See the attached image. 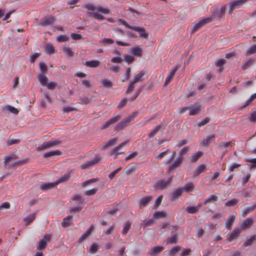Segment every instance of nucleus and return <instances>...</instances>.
<instances>
[{
	"mask_svg": "<svg viewBox=\"0 0 256 256\" xmlns=\"http://www.w3.org/2000/svg\"><path fill=\"white\" fill-rule=\"evenodd\" d=\"M212 20V17H208L205 18H202L199 21L195 22L192 30V33L195 32L205 24L211 22Z\"/></svg>",
	"mask_w": 256,
	"mask_h": 256,
	"instance_id": "obj_2",
	"label": "nucleus"
},
{
	"mask_svg": "<svg viewBox=\"0 0 256 256\" xmlns=\"http://www.w3.org/2000/svg\"><path fill=\"white\" fill-rule=\"evenodd\" d=\"M88 14L89 16H93L94 18L100 20H102L105 19V18L104 16L96 12H89Z\"/></svg>",
	"mask_w": 256,
	"mask_h": 256,
	"instance_id": "obj_42",
	"label": "nucleus"
},
{
	"mask_svg": "<svg viewBox=\"0 0 256 256\" xmlns=\"http://www.w3.org/2000/svg\"><path fill=\"white\" fill-rule=\"evenodd\" d=\"M152 200V196H150L142 197L139 201L140 208H141L146 206Z\"/></svg>",
	"mask_w": 256,
	"mask_h": 256,
	"instance_id": "obj_16",
	"label": "nucleus"
},
{
	"mask_svg": "<svg viewBox=\"0 0 256 256\" xmlns=\"http://www.w3.org/2000/svg\"><path fill=\"white\" fill-rule=\"evenodd\" d=\"M238 202V200L236 198H232L228 200L225 203V206L230 207L236 205Z\"/></svg>",
	"mask_w": 256,
	"mask_h": 256,
	"instance_id": "obj_41",
	"label": "nucleus"
},
{
	"mask_svg": "<svg viewBox=\"0 0 256 256\" xmlns=\"http://www.w3.org/2000/svg\"><path fill=\"white\" fill-rule=\"evenodd\" d=\"M256 53V44L252 46L246 52V54L248 56Z\"/></svg>",
	"mask_w": 256,
	"mask_h": 256,
	"instance_id": "obj_55",
	"label": "nucleus"
},
{
	"mask_svg": "<svg viewBox=\"0 0 256 256\" xmlns=\"http://www.w3.org/2000/svg\"><path fill=\"white\" fill-rule=\"evenodd\" d=\"M210 118L208 117H206L204 119L200 120L199 122L198 123L197 126L198 127H200L203 126H204L206 124L210 122Z\"/></svg>",
	"mask_w": 256,
	"mask_h": 256,
	"instance_id": "obj_56",
	"label": "nucleus"
},
{
	"mask_svg": "<svg viewBox=\"0 0 256 256\" xmlns=\"http://www.w3.org/2000/svg\"><path fill=\"white\" fill-rule=\"evenodd\" d=\"M206 170V165L202 164L198 166L194 172V178L198 176L202 172Z\"/></svg>",
	"mask_w": 256,
	"mask_h": 256,
	"instance_id": "obj_18",
	"label": "nucleus"
},
{
	"mask_svg": "<svg viewBox=\"0 0 256 256\" xmlns=\"http://www.w3.org/2000/svg\"><path fill=\"white\" fill-rule=\"evenodd\" d=\"M241 231L242 230L240 228H235L228 238V240L231 242L233 240L238 238Z\"/></svg>",
	"mask_w": 256,
	"mask_h": 256,
	"instance_id": "obj_19",
	"label": "nucleus"
},
{
	"mask_svg": "<svg viewBox=\"0 0 256 256\" xmlns=\"http://www.w3.org/2000/svg\"><path fill=\"white\" fill-rule=\"evenodd\" d=\"M50 236L49 234L44 235L42 238L41 239L38 245V250H43L44 249L46 246L48 242L50 240Z\"/></svg>",
	"mask_w": 256,
	"mask_h": 256,
	"instance_id": "obj_8",
	"label": "nucleus"
},
{
	"mask_svg": "<svg viewBox=\"0 0 256 256\" xmlns=\"http://www.w3.org/2000/svg\"><path fill=\"white\" fill-rule=\"evenodd\" d=\"M224 63L225 60L224 58L220 59L216 62V66L218 67V70L220 72H222L223 70V65L224 64Z\"/></svg>",
	"mask_w": 256,
	"mask_h": 256,
	"instance_id": "obj_46",
	"label": "nucleus"
},
{
	"mask_svg": "<svg viewBox=\"0 0 256 256\" xmlns=\"http://www.w3.org/2000/svg\"><path fill=\"white\" fill-rule=\"evenodd\" d=\"M165 128V126L162 124H160L157 126L154 130H153L151 132H150L148 134V136L149 138H152L160 130H164Z\"/></svg>",
	"mask_w": 256,
	"mask_h": 256,
	"instance_id": "obj_23",
	"label": "nucleus"
},
{
	"mask_svg": "<svg viewBox=\"0 0 256 256\" xmlns=\"http://www.w3.org/2000/svg\"><path fill=\"white\" fill-rule=\"evenodd\" d=\"M218 199V198L216 195L212 194L205 200L204 204H206L207 203L210 202H216Z\"/></svg>",
	"mask_w": 256,
	"mask_h": 256,
	"instance_id": "obj_47",
	"label": "nucleus"
},
{
	"mask_svg": "<svg viewBox=\"0 0 256 256\" xmlns=\"http://www.w3.org/2000/svg\"><path fill=\"white\" fill-rule=\"evenodd\" d=\"M134 56H140L142 55V50L138 46L133 47L131 50Z\"/></svg>",
	"mask_w": 256,
	"mask_h": 256,
	"instance_id": "obj_35",
	"label": "nucleus"
},
{
	"mask_svg": "<svg viewBox=\"0 0 256 256\" xmlns=\"http://www.w3.org/2000/svg\"><path fill=\"white\" fill-rule=\"evenodd\" d=\"M216 135L214 134H210L204 138L200 142V144L208 147L212 142H214Z\"/></svg>",
	"mask_w": 256,
	"mask_h": 256,
	"instance_id": "obj_4",
	"label": "nucleus"
},
{
	"mask_svg": "<svg viewBox=\"0 0 256 256\" xmlns=\"http://www.w3.org/2000/svg\"><path fill=\"white\" fill-rule=\"evenodd\" d=\"M18 158V156L16 154H12L10 156H6L4 159V164L5 168L7 166V162L13 160H16Z\"/></svg>",
	"mask_w": 256,
	"mask_h": 256,
	"instance_id": "obj_29",
	"label": "nucleus"
},
{
	"mask_svg": "<svg viewBox=\"0 0 256 256\" xmlns=\"http://www.w3.org/2000/svg\"><path fill=\"white\" fill-rule=\"evenodd\" d=\"M120 118V115L116 116L114 117H112L110 120H108V121L106 122L102 126V130H104L106 128L108 127L110 125L116 123L118 120H119Z\"/></svg>",
	"mask_w": 256,
	"mask_h": 256,
	"instance_id": "obj_9",
	"label": "nucleus"
},
{
	"mask_svg": "<svg viewBox=\"0 0 256 256\" xmlns=\"http://www.w3.org/2000/svg\"><path fill=\"white\" fill-rule=\"evenodd\" d=\"M64 52L70 57L74 56V52L69 47L64 46L62 48Z\"/></svg>",
	"mask_w": 256,
	"mask_h": 256,
	"instance_id": "obj_45",
	"label": "nucleus"
},
{
	"mask_svg": "<svg viewBox=\"0 0 256 256\" xmlns=\"http://www.w3.org/2000/svg\"><path fill=\"white\" fill-rule=\"evenodd\" d=\"M245 161L252 163L248 165L250 170L256 168V158H245Z\"/></svg>",
	"mask_w": 256,
	"mask_h": 256,
	"instance_id": "obj_37",
	"label": "nucleus"
},
{
	"mask_svg": "<svg viewBox=\"0 0 256 256\" xmlns=\"http://www.w3.org/2000/svg\"><path fill=\"white\" fill-rule=\"evenodd\" d=\"M4 110L6 111H8V112H10L11 113L15 114H16L18 113V110L17 108H15L14 107L12 106H10V105L6 106L4 108Z\"/></svg>",
	"mask_w": 256,
	"mask_h": 256,
	"instance_id": "obj_39",
	"label": "nucleus"
},
{
	"mask_svg": "<svg viewBox=\"0 0 256 256\" xmlns=\"http://www.w3.org/2000/svg\"><path fill=\"white\" fill-rule=\"evenodd\" d=\"M52 148L53 147L50 141L47 142H44L41 145V146H38L36 148V150L38 152H40Z\"/></svg>",
	"mask_w": 256,
	"mask_h": 256,
	"instance_id": "obj_26",
	"label": "nucleus"
},
{
	"mask_svg": "<svg viewBox=\"0 0 256 256\" xmlns=\"http://www.w3.org/2000/svg\"><path fill=\"white\" fill-rule=\"evenodd\" d=\"M182 188H178L174 190L172 193L171 200L172 201L180 197L182 195Z\"/></svg>",
	"mask_w": 256,
	"mask_h": 256,
	"instance_id": "obj_27",
	"label": "nucleus"
},
{
	"mask_svg": "<svg viewBox=\"0 0 256 256\" xmlns=\"http://www.w3.org/2000/svg\"><path fill=\"white\" fill-rule=\"evenodd\" d=\"M72 170L69 172L68 173L64 174L62 176L59 178L56 181V185L60 182H64L69 180L71 176Z\"/></svg>",
	"mask_w": 256,
	"mask_h": 256,
	"instance_id": "obj_22",
	"label": "nucleus"
},
{
	"mask_svg": "<svg viewBox=\"0 0 256 256\" xmlns=\"http://www.w3.org/2000/svg\"><path fill=\"white\" fill-rule=\"evenodd\" d=\"M100 62L96 60H92L86 62V66L90 68H96L100 65Z\"/></svg>",
	"mask_w": 256,
	"mask_h": 256,
	"instance_id": "obj_32",
	"label": "nucleus"
},
{
	"mask_svg": "<svg viewBox=\"0 0 256 256\" xmlns=\"http://www.w3.org/2000/svg\"><path fill=\"white\" fill-rule=\"evenodd\" d=\"M100 160V158L98 156H96L94 160L84 163L81 165L80 168L82 169H88L98 163Z\"/></svg>",
	"mask_w": 256,
	"mask_h": 256,
	"instance_id": "obj_6",
	"label": "nucleus"
},
{
	"mask_svg": "<svg viewBox=\"0 0 256 256\" xmlns=\"http://www.w3.org/2000/svg\"><path fill=\"white\" fill-rule=\"evenodd\" d=\"M55 20V18L53 16H50L48 17H46L42 22L40 23V25L41 26H46L51 25Z\"/></svg>",
	"mask_w": 256,
	"mask_h": 256,
	"instance_id": "obj_14",
	"label": "nucleus"
},
{
	"mask_svg": "<svg viewBox=\"0 0 256 256\" xmlns=\"http://www.w3.org/2000/svg\"><path fill=\"white\" fill-rule=\"evenodd\" d=\"M46 52L48 54H51L54 52V49L50 44H48L46 45Z\"/></svg>",
	"mask_w": 256,
	"mask_h": 256,
	"instance_id": "obj_51",
	"label": "nucleus"
},
{
	"mask_svg": "<svg viewBox=\"0 0 256 256\" xmlns=\"http://www.w3.org/2000/svg\"><path fill=\"white\" fill-rule=\"evenodd\" d=\"M202 151H198L196 154L194 155L190 156L189 158L190 162L192 163L196 162L198 161V160L202 156Z\"/></svg>",
	"mask_w": 256,
	"mask_h": 256,
	"instance_id": "obj_30",
	"label": "nucleus"
},
{
	"mask_svg": "<svg viewBox=\"0 0 256 256\" xmlns=\"http://www.w3.org/2000/svg\"><path fill=\"white\" fill-rule=\"evenodd\" d=\"M181 164L180 163L178 162L175 160L174 162L170 165L168 168V170L170 172H172L174 170H175L177 168H178L180 165Z\"/></svg>",
	"mask_w": 256,
	"mask_h": 256,
	"instance_id": "obj_43",
	"label": "nucleus"
},
{
	"mask_svg": "<svg viewBox=\"0 0 256 256\" xmlns=\"http://www.w3.org/2000/svg\"><path fill=\"white\" fill-rule=\"evenodd\" d=\"M98 190V189L97 188H94L92 189L86 190L84 192V194H85V195H86L87 196H92V195H94L95 194H96Z\"/></svg>",
	"mask_w": 256,
	"mask_h": 256,
	"instance_id": "obj_60",
	"label": "nucleus"
},
{
	"mask_svg": "<svg viewBox=\"0 0 256 256\" xmlns=\"http://www.w3.org/2000/svg\"><path fill=\"white\" fill-rule=\"evenodd\" d=\"M56 186V183L54 182H48V183H42L40 185V188L43 190H46L50 189H52Z\"/></svg>",
	"mask_w": 256,
	"mask_h": 256,
	"instance_id": "obj_17",
	"label": "nucleus"
},
{
	"mask_svg": "<svg viewBox=\"0 0 256 256\" xmlns=\"http://www.w3.org/2000/svg\"><path fill=\"white\" fill-rule=\"evenodd\" d=\"M256 98V93L252 94L250 98L245 102L242 108H245L249 104Z\"/></svg>",
	"mask_w": 256,
	"mask_h": 256,
	"instance_id": "obj_58",
	"label": "nucleus"
},
{
	"mask_svg": "<svg viewBox=\"0 0 256 256\" xmlns=\"http://www.w3.org/2000/svg\"><path fill=\"white\" fill-rule=\"evenodd\" d=\"M200 207V204L197 206H188L186 208V211L188 214H194L198 212Z\"/></svg>",
	"mask_w": 256,
	"mask_h": 256,
	"instance_id": "obj_25",
	"label": "nucleus"
},
{
	"mask_svg": "<svg viewBox=\"0 0 256 256\" xmlns=\"http://www.w3.org/2000/svg\"><path fill=\"white\" fill-rule=\"evenodd\" d=\"M92 229V226H91L78 239V242H82L90 234L91 231Z\"/></svg>",
	"mask_w": 256,
	"mask_h": 256,
	"instance_id": "obj_33",
	"label": "nucleus"
},
{
	"mask_svg": "<svg viewBox=\"0 0 256 256\" xmlns=\"http://www.w3.org/2000/svg\"><path fill=\"white\" fill-rule=\"evenodd\" d=\"M236 215L237 214L236 212H234L232 214L228 216L226 222V228L227 229L230 230L232 226L236 219Z\"/></svg>",
	"mask_w": 256,
	"mask_h": 256,
	"instance_id": "obj_13",
	"label": "nucleus"
},
{
	"mask_svg": "<svg viewBox=\"0 0 256 256\" xmlns=\"http://www.w3.org/2000/svg\"><path fill=\"white\" fill-rule=\"evenodd\" d=\"M38 80H39L40 84H41V85H42L43 86H45L46 84H47L46 81H47L48 78L44 74H40L38 76Z\"/></svg>",
	"mask_w": 256,
	"mask_h": 256,
	"instance_id": "obj_48",
	"label": "nucleus"
},
{
	"mask_svg": "<svg viewBox=\"0 0 256 256\" xmlns=\"http://www.w3.org/2000/svg\"><path fill=\"white\" fill-rule=\"evenodd\" d=\"M68 38V37L66 35H60L57 37L56 40L59 42H62L67 41Z\"/></svg>",
	"mask_w": 256,
	"mask_h": 256,
	"instance_id": "obj_62",
	"label": "nucleus"
},
{
	"mask_svg": "<svg viewBox=\"0 0 256 256\" xmlns=\"http://www.w3.org/2000/svg\"><path fill=\"white\" fill-rule=\"evenodd\" d=\"M28 158H25V159L18 160L16 162L12 163L10 164H9L8 165V168L9 170H10L12 168H16L17 167H18L20 165H22V164L26 163L28 162Z\"/></svg>",
	"mask_w": 256,
	"mask_h": 256,
	"instance_id": "obj_15",
	"label": "nucleus"
},
{
	"mask_svg": "<svg viewBox=\"0 0 256 256\" xmlns=\"http://www.w3.org/2000/svg\"><path fill=\"white\" fill-rule=\"evenodd\" d=\"M127 141H125L120 144L118 146L115 148L110 152V154H114V158H116L118 157V155L122 154V152H118V150H120L122 147L125 146L127 144Z\"/></svg>",
	"mask_w": 256,
	"mask_h": 256,
	"instance_id": "obj_10",
	"label": "nucleus"
},
{
	"mask_svg": "<svg viewBox=\"0 0 256 256\" xmlns=\"http://www.w3.org/2000/svg\"><path fill=\"white\" fill-rule=\"evenodd\" d=\"M132 223L129 221L127 222L124 225L122 230V234H126L131 227Z\"/></svg>",
	"mask_w": 256,
	"mask_h": 256,
	"instance_id": "obj_40",
	"label": "nucleus"
},
{
	"mask_svg": "<svg viewBox=\"0 0 256 256\" xmlns=\"http://www.w3.org/2000/svg\"><path fill=\"white\" fill-rule=\"evenodd\" d=\"M154 224V220L152 219L145 220L142 222V226L144 228L150 226Z\"/></svg>",
	"mask_w": 256,
	"mask_h": 256,
	"instance_id": "obj_63",
	"label": "nucleus"
},
{
	"mask_svg": "<svg viewBox=\"0 0 256 256\" xmlns=\"http://www.w3.org/2000/svg\"><path fill=\"white\" fill-rule=\"evenodd\" d=\"M124 59L128 64H130L134 60V56L130 55H124Z\"/></svg>",
	"mask_w": 256,
	"mask_h": 256,
	"instance_id": "obj_61",
	"label": "nucleus"
},
{
	"mask_svg": "<svg viewBox=\"0 0 256 256\" xmlns=\"http://www.w3.org/2000/svg\"><path fill=\"white\" fill-rule=\"evenodd\" d=\"M73 216H69L64 218L61 223L62 226L63 228H67L70 226V221L72 220Z\"/></svg>",
	"mask_w": 256,
	"mask_h": 256,
	"instance_id": "obj_31",
	"label": "nucleus"
},
{
	"mask_svg": "<svg viewBox=\"0 0 256 256\" xmlns=\"http://www.w3.org/2000/svg\"><path fill=\"white\" fill-rule=\"evenodd\" d=\"M137 113L133 112L128 116L124 118L114 128L115 130H123L124 128L128 126L135 116H136Z\"/></svg>",
	"mask_w": 256,
	"mask_h": 256,
	"instance_id": "obj_1",
	"label": "nucleus"
},
{
	"mask_svg": "<svg viewBox=\"0 0 256 256\" xmlns=\"http://www.w3.org/2000/svg\"><path fill=\"white\" fill-rule=\"evenodd\" d=\"M246 1V0H236L232 2L230 4L228 13L231 14L234 10L240 8Z\"/></svg>",
	"mask_w": 256,
	"mask_h": 256,
	"instance_id": "obj_5",
	"label": "nucleus"
},
{
	"mask_svg": "<svg viewBox=\"0 0 256 256\" xmlns=\"http://www.w3.org/2000/svg\"><path fill=\"white\" fill-rule=\"evenodd\" d=\"M101 82L106 88H110L113 86L112 82L106 78L102 80Z\"/></svg>",
	"mask_w": 256,
	"mask_h": 256,
	"instance_id": "obj_38",
	"label": "nucleus"
},
{
	"mask_svg": "<svg viewBox=\"0 0 256 256\" xmlns=\"http://www.w3.org/2000/svg\"><path fill=\"white\" fill-rule=\"evenodd\" d=\"M98 248L99 246L98 244L93 243L90 247V252L92 254H95L98 252Z\"/></svg>",
	"mask_w": 256,
	"mask_h": 256,
	"instance_id": "obj_52",
	"label": "nucleus"
},
{
	"mask_svg": "<svg viewBox=\"0 0 256 256\" xmlns=\"http://www.w3.org/2000/svg\"><path fill=\"white\" fill-rule=\"evenodd\" d=\"M180 250V247L178 246H176L173 247L170 251L169 254L170 256H174Z\"/></svg>",
	"mask_w": 256,
	"mask_h": 256,
	"instance_id": "obj_49",
	"label": "nucleus"
},
{
	"mask_svg": "<svg viewBox=\"0 0 256 256\" xmlns=\"http://www.w3.org/2000/svg\"><path fill=\"white\" fill-rule=\"evenodd\" d=\"M132 30L138 32L139 36L140 38H148V34L146 32V30L144 28L134 26Z\"/></svg>",
	"mask_w": 256,
	"mask_h": 256,
	"instance_id": "obj_11",
	"label": "nucleus"
},
{
	"mask_svg": "<svg viewBox=\"0 0 256 256\" xmlns=\"http://www.w3.org/2000/svg\"><path fill=\"white\" fill-rule=\"evenodd\" d=\"M253 223V218H248L242 222L239 228L241 230L249 228L252 225Z\"/></svg>",
	"mask_w": 256,
	"mask_h": 256,
	"instance_id": "obj_7",
	"label": "nucleus"
},
{
	"mask_svg": "<svg viewBox=\"0 0 256 256\" xmlns=\"http://www.w3.org/2000/svg\"><path fill=\"white\" fill-rule=\"evenodd\" d=\"M164 249L162 246H156L151 248L148 254L150 255H156L160 253Z\"/></svg>",
	"mask_w": 256,
	"mask_h": 256,
	"instance_id": "obj_24",
	"label": "nucleus"
},
{
	"mask_svg": "<svg viewBox=\"0 0 256 256\" xmlns=\"http://www.w3.org/2000/svg\"><path fill=\"white\" fill-rule=\"evenodd\" d=\"M35 218L34 214H30L24 218V221L29 224L32 222Z\"/></svg>",
	"mask_w": 256,
	"mask_h": 256,
	"instance_id": "obj_64",
	"label": "nucleus"
},
{
	"mask_svg": "<svg viewBox=\"0 0 256 256\" xmlns=\"http://www.w3.org/2000/svg\"><path fill=\"white\" fill-rule=\"evenodd\" d=\"M194 185L192 182L186 184L182 189L183 192H189L193 190Z\"/></svg>",
	"mask_w": 256,
	"mask_h": 256,
	"instance_id": "obj_36",
	"label": "nucleus"
},
{
	"mask_svg": "<svg viewBox=\"0 0 256 256\" xmlns=\"http://www.w3.org/2000/svg\"><path fill=\"white\" fill-rule=\"evenodd\" d=\"M189 107V114L190 116H194L198 113V111L200 110L198 106H190Z\"/></svg>",
	"mask_w": 256,
	"mask_h": 256,
	"instance_id": "obj_34",
	"label": "nucleus"
},
{
	"mask_svg": "<svg viewBox=\"0 0 256 256\" xmlns=\"http://www.w3.org/2000/svg\"><path fill=\"white\" fill-rule=\"evenodd\" d=\"M172 182V178L170 177L167 180H161L156 182L154 188L156 190H163Z\"/></svg>",
	"mask_w": 256,
	"mask_h": 256,
	"instance_id": "obj_3",
	"label": "nucleus"
},
{
	"mask_svg": "<svg viewBox=\"0 0 256 256\" xmlns=\"http://www.w3.org/2000/svg\"><path fill=\"white\" fill-rule=\"evenodd\" d=\"M131 74V68H128L126 69V72L124 74V78L122 80V82H125L128 80Z\"/></svg>",
	"mask_w": 256,
	"mask_h": 256,
	"instance_id": "obj_44",
	"label": "nucleus"
},
{
	"mask_svg": "<svg viewBox=\"0 0 256 256\" xmlns=\"http://www.w3.org/2000/svg\"><path fill=\"white\" fill-rule=\"evenodd\" d=\"M146 74L145 72L142 70L136 75L134 76V78L132 80L133 83H137L138 82H140L144 79V76Z\"/></svg>",
	"mask_w": 256,
	"mask_h": 256,
	"instance_id": "obj_20",
	"label": "nucleus"
},
{
	"mask_svg": "<svg viewBox=\"0 0 256 256\" xmlns=\"http://www.w3.org/2000/svg\"><path fill=\"white\" fill-rule=\"evenodd\" d=\"M256 237V235H253L251 236L248 240L243 244V246L246 247L251 246L252 244V242L255 239Z\"/></svg>",
	"mask_w": 256,
	"mask_h": 256,
	"instance_id": "obj_50",
	"label": "nucleus"
},
{
	"mask_svg": "<svg viewBox=\"0 0 256 256\" xmlns=\"http://www.w3.org/2000/svg\"><path fill=\"white\" fill-rule=\"evenodd\" d=\"M60 154H61L60 150H52V151L46 152L43 155L42 157L44 158H49V157H52L54 156H58V155H60Z\"/></svg>",
	"mask_w": 256,
	"mask_h": 256,
	"instance_id": "obj_28",
	"label": "nucleus"
},
{
	"mask_svg": "<svg viewBox=\"0 0 256 256\" xmlns=\"http://www.w3.org/2000/svg\"><path fill=\"white\" fill-rule=\"evenodd\" d=\"M178 66H175L174 68H172V69L169 72L168 74V75L167 77L166 78V79L165 80L164 85L166 86L168 84L170 83V82L172 80V79L175 72L178 70Z\"/></svg>",
	"mask_w": 256,
	"mask_h": 256,
	"instance_id": "obj_12",
	"label": "nucleus"
},
{
	"mask_svg": "<svg viewBox=\"0 0 256 256\" xmlns=\"http://www.w3.org/2000/svg\"><path fill=\"white\" fill-rule=\"evenodd\" d=\"M256 208V203H254L252 204V206H248L244 208L242 214V217H245L248 214L254 211Z\"/></svg>",
	"mask_w": 256,
	"mask_h": 256,
	"instance_id": "obj_21",
	"label": "nucleus"
},
{
	"mask_svg": "<svg viewBox=\"0 0 256 256\" xmlns=\"http://www.w3.org/2000/svg\"><path fill=\"white\" fill-rule=\"evenodd\" d=\"M57 86V84L54 82H50L47 83L45 86L50 90H54L56 86Z\"/></svg>",
	"mask_w": 256,
	"mask_h": 256,
	"instance_id": "obj_59",
	"label": "nucleus"
},
{
	"mask_svg": "<svg viewBox=\"0 0 256 256\" xmlns=\"http://www.w3.org/2000/svg\"><path fill=\"white\" fill-rule=\"evenodd\" d=\"M177 236L176 234H172V236L167 239V244H176L177 242Z\"/></svg>",
	"mask_w": 256,
	"mask_h": 256,
	"instance_id": "obj_54",
	"label": "nucleus"
},
{
	"mask_svg": "<svg viewBox=\"0 0 256 256\" xmlns=\"http://www.w3.org/2000/svg\"><path fill=\"white\" fill-rule=\"evenodd\" d=\"M136 83H133V80L131 81L128 86V88L126 91V94H128L133 91L135 88V84Z\"/></svg>",
	"mask_w": 256,
	"mask_h": 256,
	"instance_id": "obj_53",
	"label": "nucleus"
},
{
	"mask_svg": "<svg viewBox=\"0 0 256 256\" xmlns=\"http://www.w3.org/2000/svg\"><path fill=\"white\" fill-rule=\"evenodd\" d=\"M154 218H164L166 216V214L163 212H156L154 216Z\"/></svg>",
	"mask_w": 256,
	"mask_h": 256,
	"instance_id": "obj_57",
	"label": "nucleus"
}]
</instances>
